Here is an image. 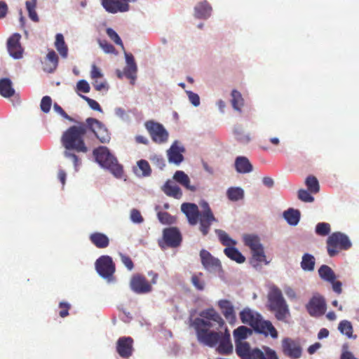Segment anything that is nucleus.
Listing matches in <instances>:
<instances>
[{"mask_svg": "<svg viewBox=\"0 0 359 359\" xmlns=\"http://www.w3.org/2000/svg\"><path fill=\"white\" fill-rule=\"evenodd\" d=\"M162 189L168 196L173 197L176 199H180L182 196V191L180 187L170 180H168L165 183Z\"/></svg>", "mask_w": 359, "mask_h": 359, "instance_id": "obj_26", "label": "nucleus"}, {"mask_svg": "<svg viewBox=\"0 0 359 359\" xmlns=\"http://www.w3.org/2000/svg\"><path fill=\"white\" fill-rule=\"evenodd\" d=\"M182 241V236L180 230L177 227L165 228L163 231V238L158 241V245L161 248H177L180 245Z\"/></svg>", "mask_w": 359, "mask_h": 359, "instance_id": "obj_8", "label": "nucleus"}, {"mask_svg": "<svg viewBox=\"0 0 359 359\" xmlns=\"http://www.w3.org/2000/svg\"><path fill=\"white\" fill-rule=\"evenodd\" d=\"M122 263L126 266V267L129 270L132 271L134 268V264L130 259V257L126 255L120 253L119 254Z\"/></svg>", "mask_w": 359, "mask_h": 359, "instance_id": "obj_57", "label": "nucleus"}, {"mask_svg": "<svg viewBox=\"0 0 359 359\" xmlns=\"http://www.w3.org/2000/svg\"><path fill=\"white\" fill-rule=\"evenodd\" d=\"M243 241L245 245L248 246L250 250H256V248L263 246L260 243L259 236L255 234L243 235Z\"/></svg>", "mask_w": 359, "mask_h": 359, "instance_id": "obj_35", "label": "nucleus"}, {"mask_svg": "<svg viewBox=\"0 0 359 359\" xmlns=\"http://www.w3.org/2000/svg\"><path fill=\"white\" fill-rule=\"evenodd\" d=\"M318 275L320 278L327 283L333 282L337 279V276L334 271L327 265L323 264L318 269Z\"/></svg>", "mask_w": 359, "mask_h": 359, "instance_id": "obj_31", "label": "nucleus"}, {"mask_svg": "<svg viewBox=\"0 0 359 359\" xmlns=\"http://www.w3.org/2000/svg\"><path fill=\"white\" fill-rule=\"evenodd\" d=\"M189 101L191 102V104L194 106L197 107L200 104V98H199V96L196 93H194L193 92H189Z\"/></svg>", "mask_w": 359, "mask_h": 359, "instance_id": "obj_63", "label": "nucleus"}, {"mask_svg": "<svg viewBox=\"0 0 359 359\" xmlns=\"http://www.w3.org/2000/svg\"><path fill=\"white\" fill-rule=\"evenodd\" d=\"M252 259L251 263L255 266L260 263L267 264L269 262L266 261V255L264 250V247L257 248L256 250H251Z\"/></svg>", "mask_w": 359, "mask_h": 359, "instance_id": "obj_34", "label": "nucleus"}, {"mask_svg": "<svg viewBox=\"0 0 359 359\" xmlns=\"http://www.w3.org/2000/svg\"><path fill=\"white\" fill-rule=\"evenodd\" d=\"M52 105V100L50 97L46 95L43 97L41 101L40 107L43 112L48 113Z\"/></svg>", "mask_w": 359, "mask_h": 359, "instance_id": "obj_49", "label": "nucleus"}, {"mask_svg": "<svg viewBox=\"0 0 359 359\" xmlns=\"http://www.w3.org/2000/svg\"><path fill=\"white\" fill-rule=\"evenodd\" d=\"M137 168L134 169L135 173L139 177H149L151 174V168L147 161L142 159L137 163Z\"/></svg>", "mask_w": 359, "mask_h": 359, "instance_id": "obj_32", "label": "nucleus"}, {"mask_svg": "<svg viewBox=\"0 0 359 359\" xmlns=\"http://www.w3.org/2000/svg\"><path fill=\"white\" fill-rule=\"evenodd\" d=\"M218 344L217 351L219 354L229 355L233 353V348L231 342L230 333L227 327H225L224 333L222 334Z\"/></svg>", "mask_w": 359, "mask_h": 359, "instance_id": "obj_19", "label": "nucleus"}, {"mask_svg": "<svg viewBox=\"0 0 359 359\" xmlns=\"http://www.w3.org/2000/svg\"><path fill=\"white\" fill-rule=\"evenodd\" d=\"M59 58L56 53L53 50L48 51L46 62L43 66V70L48 73L53 72L58 66Z\"/></svg>", "mask_w": 359, "mask_h": 359, "instance_id": "obj_23", "label": "nucleus"}, {"mask_svg": "<svg viewBox=\"0 0 359 359\" xmlns=\"http://www.w3.org/2000/svg\"><path fill=\"white\" fill-rule=\"evenodd\" d=\"M157 216L160 222L163 224H172L175 222V217L167 212H158Z\"/></svg>", "mask_w": 359, "mask_h": 359, "instance_id": "obj_46", "label": "nucleus"}, {"mask_svg": "<svg viewBox=\"0 0 359 359\" xmlns=\"http://www.w3.org/2000/svg\"><path fill=\"white\" fill-rule=\"evenodd\" d=\"M227 198L231 201H238L244 198V191L240 187H230L226 191Z\"/></svg>", "mask_w": 359, "mask_h": 359, "instance_id": "obj_40", "label": "nucleus"}, {"mask_svg": "<svg viewBox=\"0 0 359 359\" xmlns=\"http://www.w3.org/2000/svg\"><path fill=\"white\" fill-rule=\"evenodd\" d=\"M59 308L60 309L59 316L61 318H65L69 315V310L71 308V305L65 302H62L59 304Z\"/></svg>", "mask_w": 359, "mask_h": 359, "instance_id": "obj_55", "label": "nucleus"}, {"mask_svg": "<svg viewBox=\"0 0 359 359\" xmlns=\"http://www.w3.org/2000/svg\"><path fill=\"white\" fill-rule=\"evenodd\" d=\"M224 254L231 259L237 263H243L245 260V257L234 247L226 248L224 250Z\"/></svg>", "mask_w": 359, "mask_h": 359, "instance_id": "obj_36", "label": "nucleus"}, {"mask_svg": "<svg viewBox=\"0 0 359 359\" xmlns=\"http://www.w3.org/2000/svg\"><path fill=\"white\" fill-rule=\"evenodd\" d=\"M201 263L208 270L215 269L220 266L219 259L213 257L211 254L205 250H202L200 252Z\"/></svg>", "mask_w": 359, "mask_h": 359, "instance_id": "obj_22", "label": "nucleus"}, {"mask_svg": "<svg viewBox=\"0 0 359 359\" xmlns=\"http://www.w3.org/2000/svg\"><path fill=\"white\" fill-rule=\"evenodd\" d=\"M15 93V89L10 79L4 78L0 79V95L2 97L8 98L13 96Z\"/></svg>", "mask_w": 359, "mask_h": 359, "instance_id": "obj_30", "label": "nucleus"}, {"mask_svg": "<svg viewBox=\"0 0 359 359\" xmlns=\"http://www.w3.org/2000/svg\"><path fill=\"white\" fill-rule=\"evenodd\" d=\"M145 127L152 141L155 143L160 144L168 141L169 135L162 124L153 121H149L146 122Z\"/></svg>", "mask_w": 359, "mask_h": 359, "instance_id": "obj_9", "label": "nucleus"}, {"mask_svg": "<svg viewBox=\"0 0 359 359\" xmlns=\"http://www.w3.org/2000/svg\"><path fill=\"white\" fill-rule=\"evenodd\" d=\"M86 126H88V131L90 130L93 132L102 143L109 142L110 135L102 122L94 118H88L86 121Z\"/></svg>", "mask_w": 359, "mask_h": 359, "instance_id": "obj_10", "label": "nucleus"}, {"mask_svg": "<svg viewBox=\"0 0 359 359\" xmlns=\"http://www.w3.org/2000/svg\"><path fill=\"white\" fill-rule=\"evenodd\" d=\"M315 266V258L312 255L305 253L302 257L301 267L304 271H312Z\"/></svg>", "mask_w": 359, "mask_h": 359, "instance_id": "obj_39", "label": "nucleus"}, {"mask_svg": "<svg viewBox=\"0 0 359 359\" xmlns=\"http://www.w3.org/2000/svg\"><path fill=\"white\" fill-rule=\"evenodd\" d=\"M103 76V74L102 73L100 68H98L95 65H93L91 66L90 71V77L92 79H95L98 78H102Z\"/></svg>", "mask_w": 359, "mask_h": 359, "instance_id": "obj_59", "label": "nucleus"}, {"mask_svg": "<svg viewBox=\"0 0 359 359\" xmlns=\"http://www.w3.org/2000/svg\"><path fill=\"white\" fill-rule=\"evenodd\" d=\"M254 324L255 325L252 328L255 332L263 334L265 336L270 334L271 337L274 339L278 337V332L272 323L269 320H263L262 316L257 322L254 323Z\"/></svg>", "mask_w": 359, "mask_h": 359, "instance_id": "obj_18", "label": "nucleus"}, {"mask_svg": "<svg viewBox=\"0 0 359 359\" xmlns=\"http://www.w3.org/2000/svg\"><path fill=\"white\" fill-rule=\"evenodd\" d=\"M331 231V226L329 223L320 222L316 226V233L318 236H327Z\"/></svg>", "mask_w": 359, "mask_h": 359, "instance_id": "obj_45", "label": "nucleus"}, {"mask_svg": "<svg viewBox=\"0 0 359 359\" xmlns=\"http://www.w3.org/2000/svg\"><path fill=\"white\" fill-rule=\"evenodd\" d=\"M191 283L196 290L203 291L205 288L206 283L201 272L194 273L191 278Z\"/></svg>", "mask_w": 359, "mask_h": 359, "instance_id": "obj_37", "label": "nucleus"}, {"mask_svg": "<svg viewBox=\"0 0 359 359\" xmlns=\"http://www.w3.org/2000/svg\"><path fill=\"white\" fill-rule=\"evenodd\" d=\"M284 218L291 225H297L300 219V212L297 210L289 209L284 212Z\"/></svg>", "mask_w": 359, "mask_h": 359, "instance_id": "obj_38", "label": "nucleus"}, {"mask_svg": "<svg viewBox=\"0 0 359 359\" xmlns=\"http://www.w3.org/2000/svg\"><path fill=\"white\" fill-rule=\"evenodd\" d=\"M202 210L200 212L197 205L191 203H184L181 205V210L184 212L191 225H196L200 222L199 229L203 236H206L210 231L213 222H217L209 204L202 201L199 203Z\"/></svg>", "mask_w": 359, "mask_h": 359, "instance_id": "obj_3", "label": "nucleus"}, {"mask_svg": "<svg viewBox=\"0 0 359 359\" xmlns=\"http://www.w3.org/2000/svg\"><path fill=\"white\" fill-rule=\"evenodd\" d=\"M211 11V6L206 1H204L195 6L194 15L198 19H206L210 17Z\"/></svg>", "mask_w": 359, "mask_h": 359, "instance_id": "obj_28", "label": "nucleus"}, {"mask_svg": "<svg viewBox=\"0 0 359 359\" xmlns=\"http://www.w3.org/2000/svg\"><path fill=\"white\" fill-rule=\"evenodd\" d=\"M308 190L312 194H316L320 190V186L317 178L313 175L309 176L305 181Z\"/></svg>", "mask_w": 359, "mask_h": 359, "instance_id": "obj_42", "label": "nucleus"}, {"mask_svg": "<svg viewBox=\"0 0 359 359\" xmlns=\"http://www.w3.org/2000/svg\"><path fill=\"white\" fill-rule=\"evenodd\" d=\"M310 316L318 317L323 316L326 311V304L321 296H313L306 306Z\"/></svg>", "mask_w": 359, "mask_h": 359, "instance_id": "obj_13", "label": "nucleus"}, {"mask_svg": "<svg viewBox=\"0 0 359 359\" xmlns=\"http://www.w3.org/2000/svg\"><path fill=\"white\" fill-rule=\"evenodd\" d=\"M332 285V290L334 292L338 294H340L342 292V283L341 282L337 280L334 279L333 282H330Z\"/></svg>", "mask_w": 359, "mask_h": 359, "instance_id": "obj_61", "label": "nucleus"}, {"mask_svg": "<svg viewBox=\"0 0 359 359\" xmlns=\"http://www.w3.org/2000/svg\"><path fill=\"white\" fill-rule=\"evenodd\" d=\"M88 132V126L84 123H79L78 125L70 126L62 135L61 142L66 149L64 156L73 161L75 170H77L81 165V161L78 156L72 151L86 153L88 151L84 142V136Z\"/></svg>", "mask_w": 359, "mask_h": 359, "instance_id": "obj_1", "label": "nucleus"}, {"mask_svg": "<svg viewBox=\"0 0 359 359\" xmlns=\"http://www.w3.org/2000/svg\"><path fill=\"white\" fill-rule=\"evenodd\" d=\"M338 329L341 333L346 335L348 338H356L355 335L353 336V326L351 322L346 320L341 321L339 324Z\"/></svg>", "mask_w": 359, "mask_h": 359, "instance_id": "obj_41", "label": "nucleus"}, {"mask_svg": "<svg viewBox=\"0 0 359 359\" xmlns=\"http://www.w3.org/2000/svg\"><path fill=\"white\" fill-rule=\"evenodd\" d=\"M222 334V332L201 330L200 332L196 333V337L199 343L209 347H214L220 341Z\"/></svg>", "mask_w": 359, "mask_h": 359, "instance_id": "obj_14", "label": "nucleus"}, {"mask_svg": "<svg viewBox=\"0 0 359 359\" xmlns=\"http://www.w3.org/2000/svg\"><path fill=\"white\" fill-rule=\"evenodd\" d=\"M53 109L54 110L58 113L59 114H60L63 118H65V119L71 121V122H73L74 121V119L70 117L65 111L64 109L60 106L58 105L57 103H55L53 104Z\"/></svg>", "mask_w": 359, "mask_h": 359, "instance_id": "obj_58", "label": "nucleus"}, {"mask_svg": "<svg viewBox=\"0 0 359 359\" xmlns=\"http://www.w3.org/2000/svg\"><path fill=\"white\" fill-rule=\"evenodd\" d=\"M90 87L89 83L86 80H80L76 83V91L82 92L84 93H89Z\"/></svg>", "mask_w": 359, "mask_h": 359, "instance_id": "obj_54", "label": "nucleus"}, {"mask_svg": "<svg viewBox=\"0 0 359 359\" xmlns=\"http://www.w3.org/2000/svg\"><path fill=\"white\" fill-rule=\"evenodd\" d=\"M55 47L62 57L66 58L68 55V47L62 34L55 36Z\"/></svg>", "mask_w": 359, "mask_h": 359, "instance_id": "obj_33", "label": "nucleus"}, {"mask_svg": "<svg viewBox=\"0 0 359 359\" xmlns=\"http://www.w3.org/2000/svg\"><path fill=\"white\" fill-rule=\"evenodd\" d=\"M185 151V149L181 146L178 141H175L168 150V161L176 165H179L184 160L182 153Z\"/></svg>", "mask_w": 359, "mask_h": 359, "instance_id": "obj_20", "label": "nucleus"}, {"mask_svg": "<svg viewBox=\"0 0 359 359\" xmlns=\"http://www.w3.org/2000/svg\"><path fill=\"white\" fill-rule=\"evenodd\" d=\"M217 305L226 320L230 324H233L236 322V317L231 302L227 299H221L217 302Z\"/></svg>", "mask_w": 359, "mask_h": 359, "instance_id": "obj_21", "label": "nucleus"}, {"mask_svg": "<svg viewBox=\"0 0 359 359\" xmlns=\"http://www.w3.org/2000/svg\"><path fill=\"white\" fill-rule=\"evenodd\" d=\"M95 161L102 167L109 170L116 177L120 178L123 173V166L105 147H99L93 150Z\"/></svg>", "mask_w": 359, "mask_h": 359, "instance_id": "obj_4", "label": "nucleus"}, {"mask_svg": "<svg viewBox=\"0 0 359 359\" xmlns=\"http://www.w3.org/2000/svg\"><path fill=\"white\" fill-rule=\"evenodd\" d=\"M137 70V65H126L124 68V75L128 79H131L132 83H133V81L136 78Z\"/></svg>", "mask_w": 359, "mask_h": 359, "instance_id": "obj_47", "label": "nucleus"}, {"mask_svg": "<svg viewBox=\"0 0 359 359\" xmlns=\"http://www.w3.org/2000/svg\"><path fill=\"white\" fill-rule=\"evenodd\" d=\"M200 316L203 318H196L193 322V326L196 330V333H198L201 330H210L212 324L210 320L216 323L219 328H222L225 322L218 312L214 309H207L203 311Z\"/></svg>", "mask_w": 359, "mask_h": 359, "instance_id": "obj_6", "label": "nucleus"}, {"mask_svg": "<svg viewBox=\"0 0 359 359\" xmlns=\"http://www.w3.org/2000/svg\"><path fill=\"white\" fill-rule=\"evenodd\" d=\"M133 339L130 337H121L116 341V349L123 358H130L134 351Z\"/></svg>", "mask_w": 359, "mask_h": 359, "instance_id": "obj_16", "label": "nucleus"}, {"mask_svg": "<svg viewBox=\"0 0 359 359\" xmlns=\"http://www.w3.org/2000/svg\"><path fill=\"white\" fill-rule=\"evenodd\" d=\"M282 348L283 353L291 358L297 359L302 355V350L299 344L290 338L283 339Z\"/></svg>", "mask_w": 359, "mask_h": 359, "instance_id": "obj_17", "label": "nucleus"}, {"mask_svg": "<svg viewBox=\"0 0 359 359\" xmlns=\"http://www.w3.org/2000/svg\"><path fill=\"white\" fill-rule=\"evenodd\" d=\"M8 50L10 55L15 59H19L22 56V48L20 45L8 47Z\"/></svg>", "mask_w": 359, "mask_h": 359, "instance_id": "obj_52", "label": "nucleus"}, {"mask_svg": "<svg viewBox=\"0 0 359 359\" xmlns=\"http://www.w3.org/2000/svg\"><path fill=\"white\" fill-rule=\"evenodd\" d=\"M89 239L90 242L97 248H106L109 245V239L107 235L95 232L90 235Z\"/></svg>", "mask_w": 359, "mask_h": 359, "instance_id": "obj_27", "label": "nucleus"}, {"mask_svg": "<svg viewBox=\"0 0 359 359\" xmlns=\"http://www.w3.org/2000/svg\"><path fill=\"white\" fill-rule=\"evenodd\" d=\"M8 13V6L4 1H0V19L4 18Z\"/></svg>", "mask_w": 359, "mask_h": 359, "instance_id": "obj_64", "label": "nucleus"}, {"mask_svg": "<svg viewBox=\"0 0 359 359\" xmlns=\"http://www.w3.org/2000/svg\"><path fill=\"white\" fill-rule=\"evenodd\" d=\"M262 316L259 313L252 312L250 309L245 308L240 313V318L243 323L248 324L252 327L255 325L254 323L257 322Z\"/></svg>", "mask_w": 359, "mask_h": 359, "instance_id": "obj_25", "label": "nucleus"}, {"mask_svg": "<svg viewBox=\"0 0 359 359\" xmlns=\"http://www.w3.org/2000/svg\"><path fill=\"white\" fill-rule=\"evenodd\" d=\"M99 45L106 53H114L116 51L114 46L106 40H100Z\"/></svg>", "mask_w": 359, "mask_h": 359, "instance_id": "obj_53", "label": "nucleus"}, {"mask_svg": "<svg viewBox=\"0 0 359 359\" xmlns=\"http://www.w3.org/2000/svg\"><path fill=\"white\" fill-rule=\"evenodd\" d=\"M215 232L217 234L219 239L223 245L231 246L234 245L236 244V242L233 239H231L224 231L217 229Z\"/></svg>", "mask_w": 359, "mask_h": 359, "instance_id": "obj_44", "label": "nucleus"}, {"mask_svg": "<svg viewBox=\"0 0 359 359\" xmlns=\"http://www.w3.org/2000/svg\"><path fill=\"white\" fill-rule=\"evenodd\" d=\"M234 165L238 173H249L253 170L252 165L245 156H238L235 160Z\"/></svg>", "mask_w": 359, "mask_h": 359, "instance_id": "obj_24", "label": "nucleus"}, {"mask_svg": "<svg viewBox=\"0 0 359 359\" xmlns=\"http://www.w3.org/2000/svg\"><path fill=\"white\" fill-rule=\"evenodd\" d=\"M252 331L251 329L241 325L233 331L236 353L241 359H279L276 352L269 346L252 348L250 344L244 341Z\"/></svg>", "mask_w": 359, "mask_h": 359, "instance_id": "obj_2", "label": "nucleus"}, {"mask_svg": "<svg viewBox=\"0 0 359 359\" xmlns=\"http://www.w3.org/2000/svg\"><path fill=\"white\" fill-rule=\"evenodd\" d=\"M311 192L305 189H299L298 191V198L304 202L311 203L314 201V198L311 195Z\"/></svg>", "mask_w": 359, "mask_h": 359, "instance_id": "obj_50", "label": "nucleus"}, {"mask_svg": "<svg viewBox=\"0 0 359 359\" xmlns=\"http://www.w3.org/2000/svg\"><path fill=\"white\" fill-rule=\"evenodd\" d=\"M20 35L15 34L8 40V48L20 45Z\"/></svg>", "mask_w": 359, "mask_h": 359, "instance_id": "obj_60", "label": "nucleus"}, {"mask_svg": "<svg viewBox=\"0 0 359 359\" xmlns=\"http://www.w3.org/2000/svg\"><path fill=\"white\" fill-rule=\"evenodd\" d=\"M268 307L271 311L274 312L278 320H284L290 315L288 305L282 292L276 287L271 288L268 294Z\"/></svg>", "mask_w": 359, "mask_h": 359, "instance_id": "obj_5", "label": "nucleus"}, {"mask_svg": "<svg viewBox=\"0 0 359 359\" xmlns=\"http://www.w3.org/2000/svg\"><path fill=\"white\" fill-rule=\"evenodd\" d=\"M136 0H101L103 8L110 13L126 12L129 10L130 1Z\"/></svg>", "mask_w": 359, "mask_h": 359, "instance_id": "obj_15", "label": "nucleus"}, {"mask_svg": "<svg viewBox=\"0 0 359 359\" xmlns=\"http://www.w3.org/2000/svg\"><path fill=\"white\" fill-rule=\"evenodd\" d=\"M106 33L107 36L110 38V39L113 41L116 45H118L123 48V44L121 38L112 28H107Z\"/></svg>", "mask_w": 359, "mask_h": 359, "instance_id": "obj_48", "label": "nucleus"}, {"mask_svg": "<svg viewBox=\"0 0 359 359\" xmlns=\"http://www.w3.org/2000/svg\"><path fill=\"white\" fill-rule=\"evenodd\" d=\"M231 104L233 107L238 111L241 110V107L243 105V99L240 92L233 90L231 92Z\"/></svg>", "mask_w": 359, "mask_h": 359, "instance_id": "obj_43", "label": "nucleus"}, {"mask_svg": "<svg viewBox=\"0 0 359 359\" xmlns=\"http://www.w3.org/2000/svg\"><path fill=\"white\" fill-rule=\"evenodd\" d=\"M80 96L85 100L87 102L88 104L89 105V107L93 109V110H95V111H100V112H102V109L100 105V104L95 101V100L93 99H91L87 96H85V95H80Z\"/></svg>", "mask_w": 359, "mask_h": 359, "instance_id": "obj_51", "label": "nucleus"}, {"mask_svg": "<svg viewBox=\"0 0 359 359\" xmlns=\"http://www.w3.org/2000/svg\"><path fill=\"white\" fill-rule=\"evenodd\" d=\"M130 219L134 223L140 224L144 221V219L140 212L137 209H133L130 211Z\"/></svg>", "mask_w": 359, "mask_h": 359, "instance_id": "obj_56", "label": "nucleus"}, {"mask_svg": "<svg viewBox=\"0 0 359 359\" xmlns=\"http://www.w3.org/2000/svg\"><path fill=\"white\" fill-rule=\"evenodd\" d=\"M173 180L189 191H195L196 190L195 186L191 185L189 177L184 171H176L173 175Z\"/></svg>", "mask_w": 359, "mask_h": 359, "instance_id": "obj_29", "label": "nucleus"}, {"mask_svg": "<svg viewBox=\"0 0 359 359\" xmlns=\"http://www.w3.org/2000/svg\"><path fill=\"white\" fill-rule=\"evenodd\" d=\"M131 290L137 294H147L152 290L151 283L143 275L136 273L130 279Z\"/></svg>", "mask_w": 359, "mask_h": 359, "instance_id": "obj_12", "label": "nucleus"}, {"mask_svg": "<svg viewBox=\"0 0 359 359\" xmlns=\"http://www.w3.org/2000/svg\"><path fill=\"white\" fill-rule=\"evenodd\" d=\"M93 85L95 89L97 91H101L103 90H107L109 88L106 81L99 82L98 81L95 80L93 83Z\"/></svg>", "mask_w": 359, "mask_h": 359, "instance_id": "obj_62", "label": "nucleus"}, {"mask_svg": "<svg viewBox=\"0 0 359 359\" xmlns=\"http://www.w3.org/2000/svg\"><path fill=\"white\" fill-rule=\"evenodd\" d=\"M352 244L348 237L339 231L334 232L327 239V250L330 257L337 255L340 250H347Z\"/></svg>", "mask_w": 359, "mask_h": 359, "instance_id": "obj_7", "label": "nucleus"}, {"mask_svg": "<svg viewBox=\"0 0 359 359\" xmlns=\"http://www.w3.org/2000/svg\"><path fill=\"white\" fill-rule=\"evenodd\" d=\"M95 268L97 273L104 278H110L115 272V264L109 256L103 255L97 259Z\"/></svg>", "mask_w": 359, "mask_h": 359, "instance_id": "obj_11", "label": "nucleus"}]
</instances>
